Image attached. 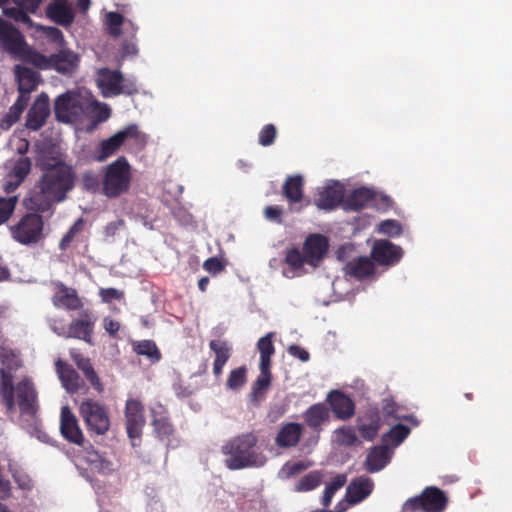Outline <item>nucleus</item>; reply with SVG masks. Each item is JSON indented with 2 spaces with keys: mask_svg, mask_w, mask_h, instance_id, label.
<instances>
[{
  "mask_svg": "<svg viewBox=\"0 0 512 512\" xmlns=\"http://www.w3.org/2000/svg\"><path fill=\"white\" fill-rule=\"evenodd\" d=\"M0 367V394L11 419H18L27 426L36 424L38 410L37 392L29 378H23L15 384L14 372L20 367L19 359L11 354L2 353Z\"/></svg>",
  "mask_w": 512,
  "mask_h": 512,
  "instance_id": "f257e3e1",
  "label": "nucleus"
},
{
  "mask_svg": "<svg viewBox=\"0 0 512 512\" xmlns=\"http://www.w3.org/2000/svg\"><path fill=\"white\" fill-rule=\"evenodd\" d=\"M43 171L30 194V207L47 212L54 203L63 202L75 187V173L71 166L59 159H40Z\"/></svg>",
  "mask_w": 512,
  "mask_h": 512,
  "instance_id": "f03ea898",
  "label": "nucleus"
},
{
  "mask_svg": "<svg viewBox=\"0 0 512 512\" xmlns=\"http://www.w3.org/2000/svg\"><path fill=\"white\" fill-rule=\"evenodd\" d=\"M256 444L257 437L252 433H245L227 441L222 446V453L226 456L225 465L230 470L262 467L266 463V457L256 448Z\"/></svg>",
  "mask_w": 512,
  "mask_h": 512,
  "instance_id": "7ed1b4c3",
  "label": "nucleus"
},
{
  "mask_svg": "<svg viewBox=\"0 0 512 512\" xmlns=\"http://www.w3.org/2000/svg\"><path fill=\"white\" fill-rule=\"evenodd\" d=\"M328 240L321 234L309 235L303 245V251L291 249L286 254V263L302 275L315 270L328 251Z\"/></svg>",
  "mask_w": 512,
  "mask_h": 512,
  "instance_id": "20e7f679",
  "label": "nucleus"
},
{
  "mask_svg": "<svg viewBox=\"0 0 512 512\" xmlns=\"http://www.w3.org/2000/svg\"><path fill=\"white\" fill-rule=\"evenodd\" d=\"M0 48L12 58L31 63L34 66H43L46 64V56L31 49L24 35L1 16Z\"/></svg>",
  "mask_w": 512,
  "mask_h": 512,
  "instance_id": "39448f33",
  "label": "nucleus"
},
{
  "mask_svg": "<svg viewBox=\"0 0 512 512\" xmlns=\"http://www.w3.org/2000/svg\"><path fill=\"white\" fill-rule=\"evenodd\" d=\"M130 166L126 158L119 157L106 167L102 190L108 198H116L130 187Z\"/></svg>",
  "mask_w": 512,
  "mask_h": 512,
  "instance_id": "423d86ee",
  "label": "nucleus"
},
{
  "mask_svg": "<svg viewBox=\"0 0 512 512\" xmlns=\"http://www.w3.org/2000/svg\"><path fill=\"white\" fill-rule=\"evenodd\" d=\"M88 96V91H68L59 95L54 104L57 120L69 123L83 118Z\"/></svg>",
  "mask_w": 512,
  "mask_h": 512,
  "instance_id": "0eeeda50",
  "label": "nucleus"
},
{
  "mask_svg": "<svg viewBox=\"0 0 512 512\" xmlns=\"http://www.w3.org/2000/svg\"><path fill=\"white\" fill-rule=\"evenodd\" d=\"M96 83L102 95L106 98L120 94L131 95L137 92L135 78H125L119 70L98 69L96 72Z\"/></svg>",
  "mask_w": 512,
  "mask_h": 512,
  "instance_id": "6e6552de",
  "label": "nucleus"
},
{
  "mask_svg": "<svg viewBox=\"0 0 512 512\" xmlns=\"http://www.w3.org/2000/svg\"><path fill=\"white\" fill-rule=\"evenodd\" d=\"M12 239L25 246L38 244L44 238V221L36 213L24 215L17 224L10 226Z\"/></svg>",
  "mask_w": 512,
  "mask_h": 512,
  "instance_id": "1a4fd4ad",
  "label": "nucleus"
},
{
  "mask_svg": "<svg viewBox=\"0 0 512 512\" xmlns=\"http://www.w3.org/2000/svg\"><path fill=\"white\" fill-rule=\"evenodd\" d=\"M446 502L447 499L440 489L428 487L420 496L408 499L401 512H442Z\"/></svg>",
  "mask_w": 512,
  "mask_h": 512,
  "instance_id": "9d476101",
  "label": "nucleus"
},
{
  "mask_svg": "<svg viewBox=\"0 0 512 512\" xmlns=\"http://www.w3.org/2000/svg\"><path fill=\"white\" fill-rule=\"evenodd\" d=\"M130 139H134L137 143L145 141V135L138 129L137 125H129L110 138L102 140L95 152V159L99 162L105 161L114 155L125 141Z\"/></svg>",
  "mask_w": 512,
  "mask_h": 512,
  "instance_id": "9b49d317",
  "label": "nucleus"
},
{
  "mask_svg": "<svg viewBox=\"0 0 512 512\" xmlns=\"http://www.w3.org/2000/svg\"><path fill=\"white\" fill-rule=\"evenodd\" d=\"M80 414L88 430L97 435L105 434L110 427L109 414L101 403L86 399L80 405Z\"/></svg>",
  "mask_w": 512,
  "mask_h": 512,
  "instance_id": "f8f14e48",
  "label": "nucleus"
},
{
  "mask_svg": "<svg viewBox=\"0 0 512 512\" xmlns=\"http://www.w3.org/2000/svg\"><path fill=\"white\" fill-rule=\"evenodd\" d=\"M372 258L380 265L392 266L400 261L403 256L401 247L389 240H376L371 250Z\"/></svg>",
  "mask_w": 512,
  "mask_h": 512,
  "instance_id": "ddd939ff",
  "label": "nucleus"
},
{
  "mask_svg": "<svg viewBox=\"0 0 512 512\" xmlns=\"http://www.w3.org/2000/svg\"><path fill=\"white\" fill-rule=\"evenodd\" d=\"M143 405L135 399H128L125 406L126 430L129 438L137 439L145 424Z\"/></svg>",
  "mask_w": 512,
  "mask_h": 512,
  "instance_id": "4468645a",
  "label": "nucleus"
},
{
  "mask_svg": "<svg viewBox=\"0 0 512 512\" xmlns=\"http://www.w3.org/2000/svg\"><path fill=\"white\" fill-rule=\"evenodd\" d=\"M343 197V186L338 181H330L326 186L319 188L314 203L319 209L332 210L341 203Z\"/></svg>",
  "mask_w": 512,
  "mask_h": 512,
  "instance_id": "2eb2a0df",
  "label": "nucleus"
},
{
  "mask_svg": "<svg viewBox=\"0 0 512 512\" xmlns=\"http://www.w3.org/2000/svg\"><path fill=\"white\" fill-rule=\"evenodd\" d=\"M96 317L89 311L81 313L80 317L71 321L67 329V338H77L92 344L91 334Z\"/></svg>",
  "mask_w": 512,
  "mask_h": 512,
  "instance_id": "dca6fc26",
  "label": "nucleus"
},
{
  "mask_svg": "<svg viewBox=\"0 0 512 512\" xmlns=\"http://www.w3.org/2000/svg\"><path fill=\"white\" fill-rule=\"evenodd\" d=\"M326 402L339 420H348L355 413V405L352 399L339 390L330 391L326 396Z\"/></svg>",
  "mask_w": 512,
  "mask_h": 512,
  "instance_id": "f3484780",
  "label": "nucleus"
},
{
  "mask_svg": "<svg viewBox=\"0 0 512 512\" xmlns=\"http://www.w3.org/2000/svg\"><path fill=\"white\" fill-rule=\"evenodd\" d=\"M49 114V97L47 94L41 93L27 113V128L34 131L39 130L45 124Z\"/></svg>",
  "mask_w": 512,
  "mask_h": 512,
  "instance_id": "a211bd4d",
  "label": "nucleus"
},
{
  "mask_svg": "<svg viewBox=\"0 0 512 512\" xmlns=\"http://www.w3.org/2000/svg\"><path fill=\"white\" fill-rule=\"evenodd\" d=\"M79 63V57L76 53L68 49H61L58 53L46 57V64L38 66L39 68H54L60 73H71L76 69Z\"/></svg>",
  "mask_w": 512,
  "mask_h": 512,
  "instance_id": "6ab92c4d",
  "label": "nucleus"
},
{
  "mask_svg": "<svg viewBox=\"0 0 512 512\" xmlns=\"http://www.w3.org/2000/svg\"><path fill=\"white\" fill-rule=\"evenodd\" d=\"M374 489V482L367 476L353 479L346 488V501L355 505L368 498Z\"/></svg>",
  "mask_w": 512,
  "mask_h": 512,
  "instance_id": "aec40b11",
  "label": "nucleus"
},
{
  "mask_svg": "<svg viewBox=\"0 0 512 512\" xmlns=\"http://www.w3.org/2000/svg\"><path fill=\"white\" fill-rule=\"evenodd\" d=\"M52 302L55 307L67 310H77L82 306L76 290L65 286L61 282L54 283Z\"/></svg>",
  "mask_w": 512,
  "mask_h": 512,
  "instance_id": "412c9836",
  "label": "nucleus"
},
{
  "mask_svg": "<svg viewBox=\"0 0 512 512\" xmlns=\"http://www.w3.org/2000/svg\"><path fill=\"white\" fill-rule=\"evenodd\" d=\"M14 7L3 8V13L17 22L31 25L32 20L28 13H35L42 0H13Z\"/></svg>",
  "mask_w": 512,
  "mask_h": 512,
  "instance_id": "4be33fe9",
  "label": "nucleus"
},
{
  "mask_svg": "<svg viewBox=\"0 0 512 512\" xmlns=\"http://www.w3.org/2000/svg\"><path fill=\"white\" fill-rule=\"evenodd\" d=\"M305 424L316 433L323 430V425L330 420V410L323 403L311 405L302 414Z\"/></svg>",
  "mask_w": 512,
  "mask_h": 512,
  "instance_id": "5701e85b",
  "label": "nucleus"
},
{
  "mask_svg": "<svg viewBox=\"0 0 512 512\" xmlns=\"http://www.w3.org/2000/svg\"><path fill=\"white\" fill-rule=\"evenodd\" d=\"M46 14L61 26H70L74 21V12L68 0H53L47 6Z\"/></svg>",
  "mask_w": 512,
  "mask_h": 512,
  "instance_id": "b1692460",
  "label": "nucleus"
},
{
  "mask_svg": "<svg viewBox=\"0 0 512 512\" xmlns=\"http://www.w3.org/2000/svg\"><path fill=\"white\" fill-rule=\"evenodd\" d=\"M60 430L62 435L75 444H81L83 434L77 425V420L68 406L61 409Z\"/></svg>",
  "mask_w": 512,
  "mask_h": 512,
  "instance_id": "393cba45",
  "label": "nucleus"
},
{
  "mask_svg": "<svg viewBox=\"0 0 512 512\" xmlns=\"http://www.w3.org/2000/svg\"><path fill=\"white\" fill-rule=\"evenodd\" d=\"M303 433V425L295 422H290L281 427L276 438L275 443L280 448L295 447Z\"/></svg>",
  "mask_w": 512,
  "mask_h": 512,
  "instance_id": "a878e982",
  "label": "nucleus"
},
{
  "mask_svg": "<svg viewBox=\"0 0 512 512\" xmlns=\"http://www.w3.org/2000/svg\"><path fill=\"white\" fill-rule=\"evenodd\" d=\"M56 372L62 383V386L68 393H74L79 390L82 385V380L79 374L70 366L63 363L61 360L56 362Z\"/></svg>",
  "mask_w": 512,
  "mask_h": 512,
  "instance_id": "bb28decb",
  "label": "nucleus"
},
{
  "mask_svg": "<svg viewBox=\"0 0 512 512\" xmlns=\"http://www.w3.org/2000/svg\"><path fill=\"white\" fill-rule=\"evenodd\" d=\"M18 91L31 93L39 84V74L32 68L16 65L14 68Z\"/></svg>",
  "mask_w": 512,
  "mask_h": 512,
  "instance_id": "cd10ccee",
  "label": "nucleus"
},
{
  "mask_svg": "<svg viewBox=\"0 0 512 512\" xmlns=\"http://www.w3.org/2000/svg\"><path fill=\"white\" fill-rule=\"evenodd\" d=\"M391 459V451L387 446L374 447L368 453L365 461L367 471L371 473L382 470Z\"/></svg>",
  "mask_w": 512,
  "mask_h": 512,
  "instance_id": "c85d7f7f",
  "label": "nucleus"
},
{
  "mask_svg": "<svg viewBox=\"0 0 512 512\" xmlns=\"http://www.w3.org/2000/svg\"><path fill=\"white\" fill-rule=\"evenodd\" d=\"M72 359L76 363L78 369H80L87 380L92 384V386L98 391L101 392L103 390V386L100 382V379L88 358H85L80 353L72 350L70 352Z\"/></svg>",
  "mask_w": 512,
  "mask_h": 512,
  "instance_id": "c756f323",
  "label": "nucleus"
},
{
  "mask_svg": "<svg viewBox=\"0 0 512 512\" xmlns=\"http://www.w3.org/2000/svg\"><path fill=\"white\" fill-rule=\"evenodd\" d=\"M346 273L357 279H365L374 273V263L368 257H359L350 261L345 267Z\"/></svg>",
  "mask_w": 512,
  "mask_h": 512,
  "instance_id": "7c9ffc66",
  "label": "nucleus"
},
{
  "mask_svg": "<svg viewBox=\"0 0 512 512\" xmlns=\"http://www.w3.org/2000/svg\"><path fill=\"white\" fill-rule=\"evenodd\" d=\"M303 180L300 175L290 176L283 185V193L291 204H296L302 199Z\"/></svg>",
  "mask_w": 512,
  "mask_h": 512,
  "instance_id": "2f4dec72",
  "label": "nucleus"
},
{
  "mask_svg": "<svg viewBox=\"0 0 512 512\" xmlns=\"http://www.w3.org/2000/svg\"><path fill=\"white\" fill-rule=\"evenodd\" d=\"M373 196L374 194L370 189L365 187L358 188L347 197L345 206L349 210H360L365 207L370 200H372Z\"/></svg>",
  "mask_w": 512,
  "mask_h": 512,
  "instance_id": "473e14b6",
  "label": "nucleus"
},
{
  "mask_svg": "<svg viewBox=\"0 0 512 512\" xmlns=\"http://www.w3.org/2000/svg\"><path fill=\"white\" fill-rule=\"evenodd\" d=\"M84 117H93L98 122H104L110 117V108L95 100L89 93Z\"/></svg>",
  "mask_w": 512,
  "mask_h": 512,
  "instance_id": "72a5a7b5",
  "label": "nucleus"
},
{
  "mask_svg": "<svg viewBox=\"0 0 512 512\" xmlns=\"http://www.w3.org/2000/svg\"><path fill=\"white\" fill-rule=\"evenodd\" d=\"M273 336L274 333L269 332L258 340L257 348L260 353V366H271V357L275 353V348L272 342Z\"/></svg>",
  "mask_w": 512,
  "mask_h": 512,
  "instance_id": "f704fd0d",
  "label": "nucleus"
},
{
  "mask_svg": "<svg viewBox=\"0 0 512 512\" xmlns=\"http://www.w3.org/2000/svg\"><path fill=\"white\" fill-rule=\"evenodd\" d=\"M154 432L160 441L165 442L166 446L171 445V435L173 433V427L165 416L155 417L153 419Z\"/></svg>",
  "mask_w": 512,
  "mask_h": 512,
  "instance_id": "c9c22d12",
  "label": "nucleus"
},
{
  "mask_svg": "<svg viewBox=\"0 0 512 512\" xmlns=\"http://www.w3.org/2000/svg\"><path fill=\"white\" fill-rule=\"evenodd\" d=\"M347 482L346 474H337L329 483L326 484L322 497V505L328 507L331 504L335 493L341 489Z\"/></svg>",
  "mask_w": 512,
  "mask_h": 512,
  "instance_id": "e433bc0d",
  "label": "nucleus"
},
{
  "mask_svg": "<svg viewBox=\"0 0 512 512\" xmlns=\"http://www.w3.org/2000/svg\"><path fill=\"white\" fill-rule=\"evenodd\" d=\"M88 461L93 470H96L104 475L110 474L115 470L113 462L98 452L91 453L88 457Z\"/></svg>",
  "mask_w": 512,
  "mask_h": 512,
  "instance_id": "4c0bfd02",
  "label": "nucleus"
},
{
  "mask_svg": "<svg viewBox=\"0 0 512 512\" xmlns=\"http://www.w3.org/2000/svg\"><path fill=\"white\" fill-rule=\"evenodd\" d=\"M335 441L341 446H354L360 441L355 433L354 428L343 426L334 431Z\"/></svg>",
  "mask_w": 512,
  "mask_h": 512,
  "instance_id": "58836bf2",
  "label": "nucleus"
},
{
  "mask_svg": "<svg viewBox=\"0 0 512 512\" xmlns=\"http://www.w3.org/2000/svg\"><path fill=\"white\" fill-rule=\"evenodd\" d=\"M31 170V161L28 157L21 156L13 164L8 176L14 178L18 182H23Z\"/></svg>",
  "mask_w": 512,
  "mask_h": 512,
  "instance_id": "ea45409f",
  "label": "nucleus"
},
{
  "mask_svg": "<svg viewBox=\"0 0 512 512\" xmlns=\"http://www.w3.org/2000/svg\"><path fill=\"white\" fill-rule=\"evenodd\" d=\"M260 374L258 375L256 381L253 384L252 387V395L254 397H257L258 394H262L271 383V372H270V366H260Z\"/></svg>",
  "mask_w": 512,
  "mask_h": 512,
  "instance_id": "a19ab883",
  "label": "nucleus"
},
{
  "mask_svg": "<svg viewBox=\"0 0 512 512\" xmlns=\"http://www.w3.org/2000/svg\"><path fill=\"white\" fill-rule=\"evenodd\" d=\"M18 202L17 195L0 197V225L6 223L12 216L16 204Z\"/></svg>",
  "mask_w": 512,
  "mask_h": 512,
  "instance_id": "79ce46f5",
  "label": "nucleus"
},
{
  "mask_svg": "<svg viewBox=\"0 0 512 512\" xmlns=\"http://www.w3.org/2000/svg\"><path fill=\"white\" fill-rule=\"evenodd\" d=\"M246 373L247 369L245 366H241L232 370L227 379V388L230 390L237 391L241 387H243L247 380Z\"/></svg>",
  "mask_w": 512,
  "mask_h": 512,
  "instance_id": "37998d69",
  "label": "nucleus"
},
{
  "mask_svg": "<svg viewBox=\"0 0 512 512\" xmlns=\"http://www.w3.org/2000/svg\"><path fill=\"white\" fill-rule=\"evenodd\" d=\"M321 483V474L313 471L302 477L296 485L295 490L298 492H307L315 489Z\"/></svg>",
  "mask_w": 512,
  "mask_h": 512,
  "instance_id": "c03bdc74",
  "label": "nucleus"
},
{
  "mask_svg": "<svg viewBox=\"0 0 512 512\" xmlns=\"http://www.w3.org/2000/svg\"><path fill=\"white\" fill-rule=\"evenodd\" d=\"M358 428L361 433V436L368 441L373 440L379 430V420L375 417H372L368 423H366L362 418L358 419Z\"/></svg>",
  "mask_w": 512,
  "mask_h": 512,
  "instance_id": "a18cd8bd",
  "label": "nucleus"
},
{
  "mask_svg": "<svg viewBox=\"0 0 512 512\" xmlns=\"http://www.w3.org/2000/svg\"><path fill=\"white\" fill-rule=\"evenodd\" d=\"M124 22L123 16L118 12H109L106 14V29L112 37H119L122 33L121 26Z\"/></svg>",
  "mask_w": 512,
  "mask_h": 512,
  "instance_id": "49530a36",
  "label": "nucleus"
},
{
  "mask_svg": "<svg viewBox=\"0 0 512 512\" xmlns=\"http://www.w3.org/2000/svg\"><path fill=\"white\" fill-rule=\"evenodd\" d=\"M135 351L139 355L147 356L152 362H157L160 359V352L154 342L150 340H143L137 343Z\"/></svg>",
  "mask_w": 512,
  "mask_h": 512,
  "instance_id": "de8ad7c7",
  "label": "nucleus"
},
{
  "mask_svg": "<svg viewBox=\"0 0 512 512\" xmlns=\"http://www.w3.org/2000/svg\"><path fill=\"white\" fill-rule=\"evenodd\" d=\"M409 433L410 429L407 426L397 424L385 434V441L393 445H399Z\"/></svg>",
  "mask_w": 512,
  "mask_h": 512,
  "instance_id": "09e8293b",
  "label": "nucleus"
},
{
  "mask_svg": "<svg viewBox=\"0 0 512 512\" xmlns=\"http://www.w3.org/2000/svg\"><path fill=\"white\" fill-rule=\"evenodd\" d=\"M209 346L210 349L215 353L214 361L226 364L230 357V348L227 343L221 340H212Z\"/></svg>",
  "mask_w": 512,
  "mask_h": 512,
  "instance_id": "8fccbe9b",
  "label": "nucleus"
},
{
  "mask_svg": "<svg viewBox=\"0 0 512 512\" xmlns=\"http://www.w3.org/2000/svg\"><path fill=\"white\" fill-rule=\"evenodd\" d=\"M378 231L381 234H384V235H387L390 237H394V236H398L401 234L402 228L398 221L388 219V220L382 221L379 224Z\"/></svg>",
  "mask_w": 512,
  "mask_h": 512,
  "instance_id": "3c124183",
  "label": "nucleus"
},
{
  "mask_svg": "<svg viewBox=\"0 0 512 512\" xmlns=\"http://www.w3.org/2000/svg\"><path fill=\"white\" fill-rule=\"evenodd\" d=\"M23 110H21L20 105H12L7 112V114L3 117V119L0 122V126L3 129H9L14 123H16Z\"/></svg>",
  "mask_w": 512,
  "mask_h": 512,
  "instance_id": "603ef678",
  "label": "nucleus"
},
{
  "mask_svg": "<svg viewBox=\"0 0 512 512\" xmlns=\"http://www.w3.org/2000/svg\"><path fill=\"white\" fill-rule=\"evenodd\" d=\"M276 138V128L273 124H268L262 128L259 133V143L262 146L271 145Z\"/></svg>",
  "mask_w": 512,
  "mask_h": 512,
  "instance_id": "864d4df0",
  "label": "nucleus"
},
{
  "mask_svg": "<svg viewBox=\"0 0 512 512\" xmlns=\"http://www.w3.org/2000/svg\"><path fill=\"white\" fill-rule=\"evenodd\" d=\"M82 186L85 190L96 192L100 188V181L98 176L93 172H85L82 176Z\"/></svg>",
  "mask_w": 512,
  "mask_h": 512,
  "instance_id": "5fc2aeb1",
  "label": "nucleus"
},
{
  "mask_svg": "<svg viewBox=\"0 0 512 512\" xmlns=\"http://www.w3.org/2000/svg\"><path fill=\"white\" fill-rule=\"evenodd\" d=\"M12 476L14 481L18 484L20 489L30 490L32 488V481L30 477L23 471L13 470Z\"/></svg>",
  "mask_w": 512,
  "mask_h": 512,
  "instance_id": "6e6d98bb",
  "label": "nucleus"
},
{
  "mask_svg": "<svg viewBox=\"0 0 512 512\" xmlns=\"http://www.w3.org/2000/svg\"><path fill=\"white\" fill-rule=\"evenodd\" d=\"M265 218L275 223H281L282 209L279 206H267L264 210Z\"/></svg>",
  "mask_w": 512,
  "mask_h": 512,
  "instance_id": "4d7b16f0",
  "label": "nucleus"
},
{
  "mask_svg": "<svg viewBox=\"0 0 512 512\" xmlns=\"http://www.w3.org/2000/svg\"><path fill=\"white\" fill-rule=\"evenodd\" d=\"M203 268L212 274H216L223 269V266L219 259L211 257L204 262Z\"/></svg>",
  "mask_w": 512,
  "mask_h": 512,
  "instance_id": "13d9d810",
  "label": "nucleus"
},
{
  "mask_svg": "<svg viewBox=\"0 0 512 512\" xmlns=\"http://www.w3.org/2000/svg\"><path fill=\"white\" fill-rule=\"evenodd\" d=\"M100 294H101L103 301H106V302L111 301V300L121 299L123 296V292H121L120 290H117L115 288L102 289Z\"/></svg>",
  "mask_w": 512,
  "mask_h": 512,
  "instance_id": "bf43d9fd",
  "label": "nucleus"
},
{
  "mask_svg": "<svg viewBox=\"0 0 512 512\" xmlns=\"http://www.w3.org/2000/svg\"><path fill=\"white\" fill-rule=\"evenodd\" d=\"M288 353L294 357L299 358L303 362L309 360V353L297 345H290L288 347Z\"/></svg>",
  "mask_w": 512,
  "mask_h": 512,
  "instance_id": "052dcab7",
  "label": "nucleus"
},
{
  "mask_svg": "<svg viewBox=\"0 0 512 512\" xmlns=\"http://www.w3.org/2000/svg\"><path fill=\"white\" fill-rule=\"evenodd\" d=\"M44 33L47 38H49L53 42L60 43L63 41V34L62 32L56 28V27H45Z\"/></svg>",
  "mask_w": 512,
  "mask_h": 512,
  "instance_id": "680f3d73",
  "label": "nucleus"
},
{
  "mask_svg": "<svg viewBox=\"0 0 512 512\" xmlns=\"http://www.w3.org/2000/svg\"><path fill=\"white\" fill-rule=\"evenodd\" d=\"M123 226L124 221L122 219L108 223L104 229L105 236L113 237L116 234V232Z\"/></svg>",
  "mask_w": 512,
  "mask_h": 512,
  "instance_id": "e2e57ef3",
  "label": "nucleus"
},
{
  "mask_svg": "<svg viewBox=\"0 0 512 512\" xmlns=\"http://www.w3.org/2000/svg\"><path fill=\"white\" fill-rule=\"evenodd\" d=\"M120 328V324L109 318V317H106L104 318V329L111 335V336H114L118 330Z\"/></svg>",
  "mask_w": 512,
  "mask_h": 512,
  "instance_id": "0e129e2a",
  "label": "nucleus"
},
{
  "mask_svg": "<svg viewBox=\"0 0 512 512\" xmlns=\"http://www.w3.org/2000/svg\"><path fill=\"white\" fill-rule=\"evenodd\" d=\"M21 184V182H18L14 178H11L10 176L7 177L5 180V183L3 184V188L7 194H11L14 192L18 186Z\"/></svg>",
  "mask_w": 512,
  "mask_h": 512,
  "instance_id": "69168bd1",
  "label": "nucleus"
},
{
  "mask_svg": "<svg viewBox=\"0 0 512 512\" xmlns=\"http://www.w3.org/2000/svg\"><path fill=\"white\" fill-rule=\"evenodd\" d=\"M138 49L134 43L125 42L122 46V56L136 55Z\"/></svg>",
  "mask_w": 512,
  "mask_h": 512,
  "instance_id": "338daca9",
  "label": "nucleus"
},
{
  "mask_svg": "<svg viewBox=\"0 0 512 512\" xmlns=\"http://www.w3.org/2000/svg\"><path fill=\"white\" fill-rule=\"evenodd\" d=\"M49 327L51 328V330L56 333L57 335L59 336H63V337H66L67 335V330L65 329L64 326H61L59 327L57 325V322L55 320H49Z\"/></svg>",
  "mask_w": 512,
  "mask_h": 512,
  "instance_id": "774afa93",
  "label": "nucleus"
}]
</instances>
